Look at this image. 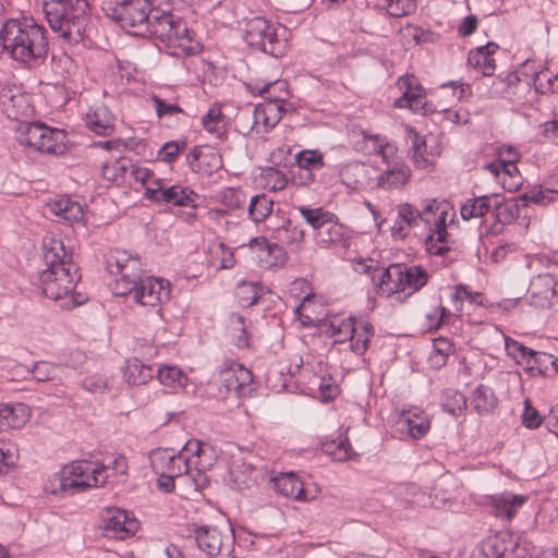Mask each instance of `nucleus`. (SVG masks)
<instances>
[{
  "label": "nucleus",
  "instance_id": "27",
  "mask_svg": "<svg viewBox=\"0 0 558 558\" xmlns=\"http://www.w3.org/2000/svg\"><path fill=\"white\" fill-rule=\"evenodd\" d=\"M525 501L526 497L523 495L504 493L494 499V509L496 515L511 519L517 513L518 508H520Z\"/></svg>",
  "mask_w": 558,
  "mask_h": 558
},
{
  "label": "nucleus",
  "instance_id": "6",
  "mask_svg": "<svg viewBox=\"0 0 558 558\" xmlns=\"http://www.w3.org/2000/svg\"><path fill=\"white\" fill-rule=\"evenodd\" d=\"M243 32L250 47L276 59L287 53V40L279 38L275 25L265 17L256 15L245 19Z\"/></svg>",
  "mask_w": 558,
  "mask_h": 558
},
{
  "label": "nucleus",
  "instance_id": "4",
  "mask_svg": "<svg viewBox=\"0 0 558 558\" xmlns=\"http://www.w3.org/2000/svg\"><path fill=\"white\" fill-rule=\"evenodd\" d=\"M111 470L114 474L125 475L128 462L122 454L110 457L108 464L96 465L90 461H73L65 465L58 474L59 488L63 492H82L90 487H98L106 484Z\"/></svg>",
  "mask_w": 558,
  "mask_h": 558
},
{
  "label": "nucleus",
  "instance_id": "23",
  "mask_svg": "<svg viewBox=\"0 0 558 558\" xmlns=\"http://www.w3.org/2000/svg\"><path fill=\"white\" fill-rule=\"evenodd\" d=\"M411 175L410 168L402 160H393L378 178V185L393 189L403 185Z\"/></svg>",
  "mask_w": 558,
  "mask_h": 558
},
{
  "label": "nucleus",
  "instance_id": "38",
  "mask_svg": "<svg viewBox=\"0 0 558 558\" xmlns=\"http://www.w3.org/2000/svg\"><path fill=\"white\" fill-rule=\"evenodd\" d=\"M468 62L474 69H480L485 76L493 75L496 68L493 57L485 53L480 47L469 52Z\"/></svg>",
  "mask_w": 558,
  "mask_h": 558
},
{
  "label": "nucleus",
  "instance_id": "43",
  "mask_svg": "<svg viewBox=\"0 0 558 558\" xmlns=\"http://www.w3.org/2000/svg\"><path fill=\"white\" fill-rule=\"evenodd\" d=\"M506 350L513 357H518V354H520L522 359L526 356L534 357L535 364L541 363V356H546L545 353L536 352L511 338H506Z\"/></svg>",
  "mask_w": 558,
  "mask_h": 558
},
{
  "label": "nucleus",
  "instance_id": "16",
  "mask_svg": "<svg viewBox=\"0 0 558 558\" xmlns=\"http://www.w3.org/2000/svg\"><path fill=\"white\" fill-rule=\"evenodd\" d=\"M519 545L509 534H495L487 537L481 546L484 558H520Z\"/></svg>",
  "mask_w": 558,
  "mask_h": 558
},
{
  "label": "nucleus",
  "instance_id": "61",
  "mask_svg": "<svg viewBox=\"0 0 558 558\" xmlns=\"http://www.w3.org/2000/svg\"><path fill=\"white\" fill-rule=\"evenodd\" d=\"M83 387L94 393H102L107 388V381L101 376H90L84 379Z\"/></svg>",
  "mask_w": 558,
  "mask_h": 558
},
{
  "label": "nucleus",
  "instance_id": "22",
  "mask_svg": "<svg viewBox=\"0 0 558 558\" xmlns=\"http://www.w3.org/2000/svg\"><path fill=\"white\" fill-rule=\"evenodd\" d=\"M397 424L400 430H405L413 439H420L430 428L429 420L418 410L402 411Z\"/></svg>",
  "mask_w": 558,
  "mask_h": 558
},
{
  "label": "nucleus",
  "instance_id": "50",
  "mask_svg": "<svg viewBox=\"0 0 558 558\" xmlns=\"http://www.w3.org/2000/svg\"><path fill=\"white\" fill-rule=\"evenodd\" d=\"M256 245L260 247L262 251L267 252L268 255H274L275 265H282L286 260V252L283 247L277 243H270L266 239H254L253 241Z\"/></svg>",
  "mask_w": 558,
  "mask_h": 558
},
{
  "label": "nucleus",
  "instance_id": "47",
  "mask_svg": "<svg viewBox=\"0 0 558 558\" xmlns=\"http://www.w3.org/2000/svg\"><path fill=\"white\" fill-rule=\"evenodd\" d=\"M236 296L241 306L250 307L259 299L258 287L253 283H242L238 289Z\"/></svg>",
  "mask_w": 558,
  "mask_h": 558
},
{
  "label": "nucleus",
  "instance_id": "54",
  "mask_svg": "<svg viewBox=\"0 0 558 558\" xmlns=\"http://www.w3.org/2000/svg\"><path fill=\"white\" fill-rule=\"evenodd\" d=\"M543 422L538 411L532 407L530 400L524 401V412L522 415V424L526 428H537Z\"/></svg>",
  "mask_w": 558,
  "mask_h": 558
},
{
  "label": "nucleus",
  "instance_id": "57",
  "mask_svg": "<svg viewBox=\"0 0 558 558\" xmlns=\"http://www.w3.org/2000/svg\"><path fill=\"white\" fill-rule=\"evenodd\" d=\"M185 148V143L180 145L178 142L171 141L163 144L158 151L159 159L165 162H172L179 155L181 149Z\"/></svg>",
  "mask_w": 558,
  "mask_h": 558
},
{
  "label": "nucleus",
  "instance_id": "40",
  "mask_svg": "<svg viewBox=\"0 0 558 558\" xmlns=\"http://www.w3.org/2000/svg\"><path fill=\"white\" fill-rule=\"evenodd\" d=\"M65 138V134L63 131L58 129H52L51 134H46L44 142L38 149V151L60 155L65 150V146L63 144V140Z\"/></svg>",
  "mask_w": 558,
  "mask_h": 558
},
{
  "label": "nucleus",
  "instance_id": "14",
  "mask_svg": "<svg viewBox=\"0 0 558 558\" xmlns=\"http://www.w3.org/2000/svg\"><path fill=\"white\" fill-rule=\"evenodd\" d=\"M131 293L136 303L156 306L170 299V283L163 279L145 276Z\"/></svg>",
  "mask_w": 558,
  "mask_h": 558
},
{
  "label": "nucleus",
  "instance_id": "13",
  "mask_svg": "<svg viewBox=\"0 0 558 558\" xmlns=\"http://www.w3.org/2000/svg\"><path fill=\"white\" fill-rule=\"evenodd\" d=\"M102 529L106 536L124 539L135 534L138 522L125 510L107 508L102 513Z\"/></svg>",
  "mask_w": 558,
  "mask_h": 558
},
{
  "label": "nucleus",
  "instance_id": "53",
  "mask_svg": "<svg viewBox=\"0 0 558 558\" xmlns=\"http://www.w3.org/2000/svg\"><path fill=\"white\" fill-rule=\"evenodd\" d=\"M412 150L415 166L420 169H425L428 166V159L424 156L425 141L418 133H414Z\"/></svg>",
  "mask_w": 558,
  "mask_h": 558
},
{
  "label": "nucleus",
  "instance_id": "21",
  "mask_svg": "<svg viewBox=\"0 0 558 558\" xmlns=\"http://www.w3.org/2000/svg\"><path fill=\"white\" fill-rule=\"evenodd\" d=\"M87 128L97 135L108 136L114 129V118L110 110L102 104L93 106L86 113Z\"/></svg>",
  "mask_w": 558,
  "mask_h": 558
},
{
  "label": "nucleus",
  "instance_id": "5",
  "mask_svg": "<svg viewBox=\"0 0 558 558\" xmlns=\"http://www.w3.org/2000/svg\"><path fill=\"white\" fill-rule=\"evenodd\" d=\"M153 4L149 0H122L109 3L104 10L106 15L134 36H148V17Z\"/></svg>",
  "mask_w": 558,
  "mask_h": 558
},
{
  "label": "nucleus",
  "instance_id": "52",
  "mask_svg": "<svg viewBox=\"0 0 558 558\" xmlns=\"http://www.w3.org/2000/svg\"><path fill=\"white\" fill-rule=\"evenodd\" d=\"M57 371V367L52 364L40 361L34 364L32 368V374L34 379L38 381H47L54 378V373Z\"/></svg>",
  "mask_w": 558,
  "mask_h": 558
},
{
  "label": "nucleus",
  "instance_id": "36",
  "mask_svg": "<svg viewBox=\"0 0 558 558\" xmlns=\"http://www.w3.org/2000/svg\"><path fill=\"white\" fill-rule=\"evenodd\" d=\"M272 201L265 194L252 197L248 206V215L254 222L264 221L272 211Z\"/></svg>",
  "mask_w": 558,
  "mask_h": 558
},
{
  "label": "nucleus",
  "instance_id": "58",
  "mask_svg": "<svg viewBox=\"0 0 558 558\" xmlns=\"http://www.w3.org/2000/svg\"><path fill=\"white\" fill-rule=\"evenodd\" d=\"M16 453L13 447L4 441H0V474L4 469L14 465Z\"/></svg>",
  "mask_w": 558,
  "mask_h": 558
},
{
  "label": "nucleus",
  "instance_id": "56",
  "mask_svg": "<svg viewBox=\"0 0 558 558\" xmlns=\"http://www.w3.org/2000/svg\"><path fill=\"white\" fill-rule=\"evenodd\" d=\"M507 151L509 154L508 160H497L494 162H489L485 166L487 170L492 173L499 174L501 170H506V168L513 167L517 170L515 161L518 159V155L512 147H508Z\"/></svg>",
  "mask_w": 558,
  "mask_h": 558
},
{
  "label": "nucleus",
  "instance_id": "35",
  "mask_svg": "<svg viewBox=\"0 0 558 558\" xmlns=\"http://www.w3.org/2000/svg\"><path fill=\"white\" fill-rule=\"evenodd\" d=\"M209 253L211 264L218 269H230L235 264L233 251L222 242L210 246Z\"/></svg>",
  "mask_w": 558,
  "mask_h": 558
},
{
  "label": "nucleus",
  "instance_id": "51",
  "mask_svg": "<svg viewBox=\"0 0 558 558\" xmlns=\"http://www.w3.org/2000/svg\"><path fill=\"white\" fill-rule=\"evenodd\" d=\"M444 408L452 415H459L466 409V399L463 393L459 391H450L448 400L444 403Z\"/></svg>",
  "mask_w": 558,
  "mask_h": 558
},
{
  "label": "nucleus",
  "instance_id": "17",
  "mask_svg": "<svg viewBox=\"0 0 558 558\" xmlns=\"http://www.w3.org/2000/svg\"><path fill=\"white\" fill-rule=\"evenodd\" d=\"M339 332L350 335L351 349L354 353L363 355L373 337V327L365 320L349 319L339 327Z\"/></svg>",
  "mask_w": 558,
  "mask_h": 558
},
{
  "label": "nucleus",
  "instance_id": "3",
  "mask_svg": "<svg viewBox=\"0 0 558 558\" xmlns=\"http://www.w3.org/2000/svg\"><path fill=\"white\" fill-rule=\"evenodd\" d=\"M87 0H44L43 10L52 32L64 43L78 44L88 21Z\"/></svg>",
  "mask_w": 558,
  "mask_h": 558
},
{
  "label": "nucleus",
  "instance_id": "11",
  "mask_svg": "<svg viewBox=\"0 0 558 558\" xmlns=\"http://www.w3.org/2000/svg\"><path fill=\"white\" fill-rule=\"evenodd\" d=\"M187 541L195 543L197 548L208 557H217L223 549L230 551L234 535L232 527L229 525L221 529L210 525H195L192 533L189 534Z\"/></svg>",
  "mask_w": 558,
  "mask_h": 558
},
{
  "label": "nucleus",
  "instance_id": "44",
  "mask_svg": "<svg viewBox=\"0 0 558 558\" xmlns=\"http://www.w3.org/2000/svg\"><path fill=\"white\" fill-rule=\"evenodd\" d=\"M534 85L537 93H558V73L549 75L547 71L536 73Z\"/></svg>",
  "mask_w": 558,
  "mask_h": 558
},
{
  "label": "nucleus",
  "instance_id": "45",
  "mask_svg": "<svg viewBox=\"0 0 558 558\" xmlns=\"http://www.w3.org/2000/svg\"><path fill=\"white\" fill-rule=\"evenodd\" d=\"M365 155H380L384 162L388 166L391 165L393 160H400L397 157V147L390 143H385L384 140H381L380 144H374L372 147H367L364 149Z\"/></svg>",
  "mask_w": 558,
  "mask_h": 558
},
{
  "label": "nucleus",
  "instance_id": "8",
  "mask_svg": "<svg viewBox=\"0 0 558 558\" xmlns=\"http://www.w3.org/2000/svg\"><path fill=\"white\" fill-rule=\"evenodd\" d=\"M379 281L376 282V276L373 275V283L376 287L384 288L387 293L418 291L428 280L427 271L420 265L405 266L402 264H392L384 270H379Z\"/></svg>",
  "mask_w": 558,
  "mask_h": 558
},
{
  "label": "nucleus",
  "instance_id": "7",
  "mask_svg": "<svg viewBox=\"0 0 558 558\" xmlns=\"http://www.w3.org/2000/svg\"><path fill=\"white\" fill-rule=\"evenodd\" d=\"M204 452L203 444L199 440H190L178 453H173L170 449H156L149 454V461L156 475L181 476L187 473L192 458H199Z\"/></svg>",
  "mask_w": 558,
  "mask_h": 558
},
{
  "label": "nucleus",
  "instance_id": "20",
  "mask_svg": "<svg viewBox=\"0 0 558 558\" xmlns=\"http://www.w3.org/2000/svg\"><path fill=\"white\" fill-rule=\"evenodd\" d=\"M31 416V409L22 402L0 403V429L21 428Z\"/></svg>",
  "mask_w": 558,
  "mask_h": 558
},
{
  "label": "nucleus",
  "instance_id": "39",
  "mask_svg": "<svg viewBox=\"0 0 558 558\" xmlns=\"http://www.w3.org/2000/svg\"><path fill=\"white\" fill-rule=\"evenodd\" d=\"M324 450L337 461H347L352 458V447L347 437H339L338 439L325 444Z\"/></svg>",
  "mask_w": 558,
  "mask_h": 558
},
{
  "label": "nucleus",
  "instance_id": "28",
  "mask_svg": "<svg viewBox=\"0 0 558 558\" xmlns=\"http://www.w3.org/2000/svg\"><path fill=\"white\" fill-rule=\"evenodd\" d=\"M298 209L305 221L315 230L323 229L337 219L335 214L324 210L323 207L300 206Z\"/></svg>",
  "mask_w": 558,
  "mask_h": 558
},
{
  "label": "nucleus",
  "instance_id": "59",
  "mask_svg": "<svg viewBox=\"0 0 558 558\" xmlns=\"http://www.w3.org/2000/svg\"><path fill=\"white\" fill-rule=\"evenodd\" d=\"M338 218L330 222L327 227V238H322V242L326 244H336L342 241V226L338 225Z\"/></svg>",
  "mask_w": 558,
  "mask_h": 558
},
{
  "label": "nucleus",
  "instance_id": "42",
  "mask_svg": "<svg viewBox=\"0 0 558 558\" xmlns=\"http://www.w3.org/2000/svg\"><path fill=\"white\" fill-rule=\"evenodd\" d=\"M159 381L168 387L183 386L186 377L177 366H160L157 371Z\"/></svg>",
  "mask_w": 558,
  "mask_h": 558
},
{
  "label": "nucleus",
  "instance_id": "41",
  "mask_svg": "<svg viewBox=\"0 0 558 558\" xmlns=\"http://www.w3.org/2000/svg\"><path fill=\"white\" fill-rule=\"evenodd\" d=\"M300 170H320L324 167V155L317 150H303L294 156Z\"/></svg>",
  "mask_w": 558,
  "mask_h": 558
},
{
  "label": "nucleus",
  "instance_id": "24",
  "mask_svg": "<svg viewBox=\"0 0 558 558\" xmlns=\"http://www.w3.org/2000/svg\"><path fill=\"white\" fill-rule=\"evenodd\" d=\"M50 211L60 220L69 225L82 220L84 214L82 206L68 197L54 201L49 205Z\"/></svg>",
  "mask_w": 558,
  "mask_h": 558
},
{
  "label": "nucleus",
  "instance_id": "60",
  "mask_svg": "<svg viewBox=\"0 0 558 558\" xmlns=\"http://www.w3.org/2000/svg\"><path fill=\"white\" fill-rule=\"evenodd\" d=\"M416 211L418 210L414 209L411 205L403 204L399 207L398 218L409 227L416 226L417 220L420 219V217L416 215Z\"/></svg>",
  "mask_w": 558,
  "mask_h": 558
},
{
  "label": "nucleus",
  "instance_id": "18",
  "mask_svg": "<svg viewBox=\"0 0 558 558\" xmlns=\"http://www.w3.org/2000/svg\"><path fill=\"white\" fill-rule=\"evenodd\" d=\"M252 379V373L240 364H232L220 373V381L226 392L233 393L236 397L244 393Z\"/></svg>",
  "mask_w": 558,
  "mask_h": 558
},
{
  "label": "nucleus",
  "instance_id": "25",
  "mask_svg": "<svg viewBox=\"0 0 558 558\" xmlns=\"http://www.w3.org/2000/svg\"><path fill=\"white\" fill-rule=\"evenodd\" d=\"M196 194L181 185L166 186L162 182L161 193L159 194V203L172 204L174 206H193Z\"/></svg>",
  "mask_w": 558,
  "mask_h": 558
},
{
  "label": "nucleus",
  "instance_id": "26",
  "mask_svg": "<svg viewBox=\"0 0 558 558\" xmlns=\"http://www.w3.org/2000/svg\"><path fill=\"white\" fill-rule=\"evenodd\" d=\"M154 377V369L141 360L134 357L126 362L124 369V378L128 384L141 386L149 381Z\"/></svg>",
  "mask_w": 558,
  "mask_h": 558
},
{
  "label": "nucleus",
  "instance_id": "34",
  "mask_svg": "<svg viewBox=\"0 0 558 558\" xmlns=\"http://www.w3.org/2000/svg\"><path fill=\"white\" fill-rule=\"evenodd\" d=\"M489 196L484 195L469 199L461 207V217L463 220H470L472 218H482L490 210Z\"/></svg>",
  "mask_w": 558,
  "mask_h": 558
},
{
  "label": "nucleus",
  "instance_id": "32",
  "mask_svg": "<svg viewBox=\"0 0 558 558\" xmlns=\"http://www.w3.org/2000/svg\"><path fill=\"white\" fill-rule=\"evenodd\" d=\"M395 106L397 108H409L413 112L417 113H426L425 97L421 94V90L418 88L412 89L410 85H408V88L403 93V95L395 101Z\"/></svg>",
  "mask_w": 558,
  "mask_h": 558
},
{
  "label": "nucleus",
  "instance_id": "1",
  "mask_svg": "<svg viewBox=\"0 0 558 558\" xmlns=\"http://www.w3.org/2000/svg\"><path fill=\"white\" fill-rule=\"evenodd\" d=\"M43 260L45 268L39 274L43 293L54 301L65 300L62 308L71 310L85 302L74 290L80 276L72 260V254L65 251L61 240L46 236L43 241Z\"/></svg>",
  "mask_w": 558,
  "mask_h": 558
},
{
  "label": "nucleus",
  "instance_id": "10",
  "mask_svg": "<svg viewBox=\"0 0 558 558\" xmlns=\"http://www.w3.org/2000/svg\"><path fill=\"white\" fill-rule=\"evenodd\" d=\"M147 26L148 36H155L169 45L181 46L184 39L190 41L186 22L170 11L153 7Z\"/></svg>",
  "mask_w": 558,
  "mask_h": 558
},
{
  "label": "nucleus",
  "instance_id": "33",
  "mask_svg": "<svg viewBox=\"0 0 558 558\" xmlns=\"http://www.w3.org/2000/svg\"><path fill=\"white\" fill-rule=\"evenodd\" d=\"M202 124L208 133L220 138L226 131V123L223 121L221 108L217 105L211 106L207 113L202 118Z\"/></svg>",
  "mask_w": 558,
  "mask_h": 558
},
{
  "label": "nucleus",
  "instance_id": "46",
  "mask_svg": "<svg viewBox=\"0 0 558 558\" xmlns=\"http://www.w3.org/2000/svg\"><path fill=\"white\" fill-rule=\"evenodd\" d=\"M117 168L121 170V172L125 173L130 170L131 175L134 180L145 183L151 177V171L147 168L135 167L132 161L128 158H120L117 161Z\"/></svg>",
  "mask_w": 558,
  "mask_h": 558
},
{
  "label": "nucleus",
  "instance_id": "63",
  "mask_svg": "<svg viewBox=\"0 0 558 558\" xmlns=\"http://www.w3.org/2000/svg\"><path fill=\"white\" fill-rule=\"evenodd\" d=\"M444 205L438 203L436 199L429 201L423 210L416 211L420 220H423L425 223H430V216H435L441 209Z\"/></svg>",
  "mask_w": 558,
  "mask_h": 558
},
{
  "label": "nucleus",
  "instance_id": "9",
  "mask_svg": "<svg viewBox=\"0 0 558 558\" xmlns=\"http://www.w3.org/2000/svg\"><path fill=\"white\" fill-rule=\"evenodd\" d=\"M106 268L111 275L119 276L112 287L117 295L131 294L136 284H141L145 277L140 260L130 256L125 251L110 252L106 259Z\"/></svg>",
  "mask_w": 558,
  "mask_h": 558
},
{
  "label": "nucleus",
  "instance_id": "2",
  "mask_svg": "<svg viewBox=\"0 0 558 558\" xmlns=\"http://www.w3.org/2000/svg\"><path fill=\"white\" fill-rule=\"evenodd\" d=\"M0 41L3 49L20 62L45 59L48 54L47 32L33 19L7 21L0 32Z\"/></svg>",
  "mask_w": 558,
  "mask_h": 558
},
{
  "label": "nucleus",
  "instance_id": "29",
  "mask_svg": "<svg viewBox=\"0 0 558 558\" xmlns=\"http://www.w3.org/2000/svg\"><path fill=\"white\" fill-rule=\"evenodd\" d=\"M52 129L48 128L44 123L35 122L26 124L24 131L21 134V143L29 147H34L36 150L39 149L41 142L45 140L46 134H51Z\"/></svg>",
  "mask_w": 558,
  "mask_h": 558
},
{
  "label": "nucleus",
  "instance_id": "49",
  "mask_svg": "<svg viewBox=\"0 0 558 558\" xmlns=\"http://www.w3.org/2000/svg\"><path fill=\"white\" fill-rule=\"evenodd\" d=\"M519 199L522 203V206H526L527 203H534L538 205H547L555 201V197L551 196L549 190L546 187L545 190L539 191H530L519 196Z\"/></svg>",
  "mask_w": 558,
  "mask_h": 558
},
{
  "label": "nucleus",
  "instance_id": "31",
  "mask_svg": "<svg viewBox=\"0 0 558 558\" xmlns=\"http://www.w3.org/2000/svg\"><path fill=\"white\" fill-rule=\"evenodd\" d=\"M274 238L287 245H299L304 239V231L288 219L274 229Z\"/></svg>",
  "mask_w": 558,
  "mask_h": 558
},
{
  "label": "nucleus",
  "instance_id": "55",
  "mask_svg": "<svg viewBox=\"0 0 558 558\" xmlns=\"http://www.w3.org/2000/svg\"><path fill=\"white\" fill-rule=\"evenodd\" d=\"M151 100L155 105L156 114L159 119L166 116H173L174 113L183 112V109L177 104H168L159 96L154 95Z\"/></svg>",
  "mask_w": 558,
  "mask_h": 558
},
{
  "label": "nucleus",
  "instance_id": "12",
  "mask_svg": "<svg viewBox=\"0 0 558 558\" xmlns=\"http://www.w3.org/2000/svg\"><path fill=\"white\" fill-rule=\"evenodd\" d=\"M254 90H257L267 100L266 104L260 106L270 118L268 119V125L276 126L282 119V112L286 111L283 102L289 97L288 83L282 80H275L262 86L256 84Z\"/></svg>",
  "mask_w": 558,
  "mask_h": 558
},
{
  "label": "nucleus",
  "instance_id": "37",
  "mask_svg": "<svg viewBox=\"0 0 558 558\" xmlns=\"http://www.w3.org/2000/svg\"><path fill=\"white\" fill-rule=\"evenodd\" d=\"M519 202L521 201L518 197L497 204L495 207V216L497 221L502 225H509L518 219L520 216L521 207H523L522 204H519Z\"/></svg>",
  "mask_w": 558,
  "mask_h": 558
},
{
  "label": "nucleus",
  "instance_id": "64",
  "mask_svg": "<svg viewBox=\"0 0 558 558\" xmlns=\"http://www.w3.org/2000/svg\"><path fill=\"white\" fill-rule=\"evenodd\" d=\"M542 135L546 142L558 145V120L545 122Z\"/></svg>",
  "mask_w": 558,
  "mask_h": 558
},
{
  "label": "nucleus",
  "instance_id": "30",
  "mask_svg": "<svg viewBox=\"0 0 558 558\" xmlns=\"http://www.w3.org/2000/svg\"><path fill=\"white\" fill-rule=\"evenodd\" d=\"M472 404L480 414H484L496 408L497 399L489 387L478 385L473 391Z\"/></svg>",
  "mask_w": 558,
  "mask_h": 558
},
{
  "label": "nucleus",
  "instance_id": "15",
  "mask_svg": "<svg viewBox=\"0 0 558 558\" xmlns=\"http://www.w3.org/2000/svg\"><path fill=\"white\" fill-rule=\"evenodd\" d=\"M29 95L17 86H3L0 90V107L9 119L27 118L33 112Z\"/></svg>",
  "mask_w": 558,
  "mask_h": 558
},
{
  "label": "nucleus",
  "instance_id": "19",
  "mask_svg": "<svg viewBox=\"0 0 558 558\" xmlns=\"http://www.w3.org/2000/svg\"><path fill=\"white\" fill-rule=\"evenodd\" d=\"M274 488L284 497H290L299 501H310L315 496H310L308 492L303 487V483L293 473H281L272 478Z\"/></svg>",
  "mask_w": 558,
  "mask_h": 558
},
{
  "label": "nucleus",
  "instance_id": "48",
  "mask_svg": "<svg viewBox=\"0 0 558 558\" xmlns=\"http://www.w3.org/2000/svg\"><path fill=\"white\" fill-rule=\"evenodd\" d=\"M231 325L233 326V338L234 344L238 348H247L248 347V336L244 326V319L241 315L233 314L231 317Z\"/></svg>",
  "mask_w": 558,
  "mask_h": 558
},
{
  "label": "nucleus",
  "instance_id": "62",
  "mask_svg": "<svg viewBox=\"0 0 558 558\" xmlns=\"http://www.w3.org/2000/svg\"><path fill=\"white\" fill-rule=\"evenodd\" d=\"M206 158H207V156L204 155V153H203L201 147H194L193 150H191L186 155V161L190 165V168L194 172H202L203 171L202 160H205Z\"/></svg>",
  "mask_w": 558,
  "mask_h": 558
}]
</instances>
